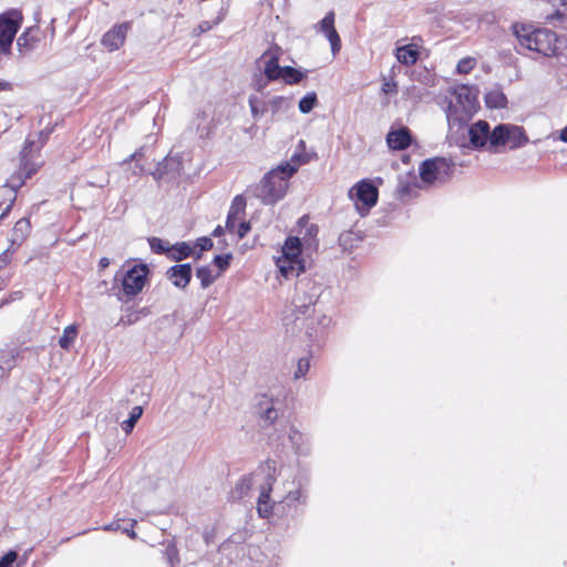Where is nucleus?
Segmentation results:
<instances>
[{
	"mask_svg": "<svg viewBox=\"0 0 567 567\" xmlns=\"http://www.w3.org/2000/svg\"><path fill=\"white\" fill-rule=\"evenodd\" d=\"M41 145L34 141H25V144L20 153V165L16 173L0 187V220L4 218L11 210L17 190L30 178L41 166L42 162L39 159V152Z\"/></svg>",
	"mask_w": 567,
	"mask_h": 567,
	"instance_id": "obj_1",
	"label": "nucleus"
},
{
	"mask_svg": "<svg viewBox=\"0 0 567 567\" xmlns=\"http://www.w3.org/2000/svg\"><path fill=\"white\" fill-rule=\"evenodd\" d=\"M277 463L274 460H267L250 475L243 477L237 489L240 496L246 495L250 489L258 488L259 496L257 501V512L260 517L270 516L272 505L270 504V492L276 482Z\"/></svg>",
	"mask_w": 567,
	"mask_h": 567,
	"instance_id": "obj_2",
	"label": "nucleus"
},
{
	"mask_svg": "<svg viewBox=\"0 0 567 567\" xmlns=\"http://www.w3.org/2000/svg\"><path fill=\"white\" fill-rule=\"evenodd\" d=\"M513 33L520 48L535 51L545 56L557 54V34L549 29H535L526 24H513Z\"/></svg>",
	"mask_w": 567,
	"mask_h": 567,
	"instance_id": "obj_3",
	"label": "nucleus"
},
{
	"mask_svg": "<svg viewBox=\"0 0 567 567\" xmlns=\"http://www.w3.org/2000/svg\"><path fill=\"white\" fill-rule=\"evenodd\" d=\"M451 93V100L445 109V115L449 125H462L466 123L477 109V94L478 90L475 86L466 84L455 85Z\"/></svg>",
	"mask_w": 567,
	"mask_h": 567,
	"instance_id": "obj_4",
	"label": "nucleus"
},
{
	"mask_svg": "<svg viewBox=\"0 0 567 567\" xmlns=\"http://www.w3.org/2000/svg\"><path fill=\"white\" fill-rule=\"evenodd\" d=\"M293 176V167L278 165L268 172L257 188V197L265 205H274L285 197L289 187V179Z\"/></svg>",
	"mask_w": 567,
	"mask_h": 567,
	"instance_id": "obj_5",
	"label": "nucleus"
},
{
	"mask_svg": "<svg viewBox=\"0 0 567 567\" xmlns=\"http://www.w3.org/2000/svg\"><path fill=\"white\" fill-rule=\"evenodd\" d=\"M302 252L301 239L297 236H289L281 248V255L276 258V266L286 279L299 277L305 272L306 267L300 258Z\"/></svg>",
	"mask_w": 567,
	"mask_h": 567,
	"instance_id": "obj_6",
	"label": "nucleus"
},
{
	"mask_svg": "<svg viewBox=\"0 0 567 567\" xmlns=\"http://www.w3.org/2000/svg\"><path fill=\"white\" fill-rule=\"evenodd\" d=\"M295 290L292 305L298 312L306 315L318 301L322 285L313 278L302 277L296 282Z\"/></svg>",
	"mask_w": 567,
	"mask_h": 567,
	"instance_id": "obj_7",
	"label": "nucleus"
},
{
	"mask_svg": "<svg viewBox=\"0 0 567 567\" xmlns=\"http://www.w3.org/2000/svg\"><path fill=\"white\" fill-rule=\"evenodd\" d=\"M528 142L523 127L512 124H498L492 131L491 152H497L499 146L511 150L523 147Z\"/></svg>",
	"mask_w": 567,
	"mask_h": 567,
	"instance_id": "obj_8",
	"label": "nucleus"
},
{
	"mask_svg": "<svg viewBox=\"0 0 567 567\" xmlns=\"http://www.w3.org/2000/svg\"><path fill=\"white\" fill-rule=\"evenodd\" d=\"M453 166L452 161L445 157L427 158L420 165V177L427 185L443 184L451 178Z\"/></svg>",
	"mask_w": 567,
	"mask_h": 567,
	"instance_id": "obj_9",
	"label": "nucleus"
},
{
	"mask_svg": "<svg viewBox=\"0 0 567 567\" xmlns=\"http://www.w3.org/2000/svg\"><path fill=\"white\" fill-rule=\"evenodd\" d=\"M21 11L11 9L0 14V53L9 54L12 42L22 24Z\"/></svg>",
	"mask_w": 567,
	"mask_h": 567,
	"instance_id": "obj_10",
	"label": "nucleus"
},
{
	"mask_svg": "<svg viewBox=\"0 0 567 567\" xmlns=\"http://www.w3.org/2000/svg\"><path fill=\"white\" fill-rule=\"evenodd\" d=\"M378 189L370 181L357 183L350 190L349 197L361 216H364L378 202Z\"/></svg>",
	"mask_w": 567,
	"mask_h": 567,
	"instance_id": "obj_11",
	"label": "nucleus"
},
{
	"mask_svg": "<svg viewBox=\"0 0 567 567\" xmlns=\"http://www.w3.org/2000/svg\"><path fill=\"white\" fill-rule=\"evenodd\" d=\"M148 275L145 264L135 265L128 269L122 279V290L127 298L137 296L144 288Z\"/></svg>",
	"mask_w": 567,
	"mask_h": 567,
	"instance_id": "obj_12",
	"label": "nucleus"
},
{
	"mask_svg": "<svg viewBox=\"0 0 567 567\" xmlns=\"http://www.w3.org/2000/svg\"><path fill=\"white\" fill-rule=\"evenodd\" d=\"M282 50L278 45H272L266 50L258 60V63L262 65L264 75L268 81H276L280 79L284 66L279 65Z\"/></svg>",
	"mask_w": 567,
	"mask_h": 567,
	"instance_id": "obj_13",
	"label": "nucleus"
},
{
	"mask_svg": "<svg viewBox=\"0 0 567 567\" xmlns=\"http://www.w3.org/2000/svg\"><path fill=\"white\" fill-rule=\"evenodd\" d=\"M278 403L277 400H275L272 394L269 393H261L256 395L255 398V409L256 413L258 414L259 419L264 421L266 425L272 424L278 415V409L276 408V404Z\"/></svg>",
	"mask_w": 567,
	"mask_h": 567,
	"instance_id": "obj_14",
	"label": "nucleus"
},
{
	"mask_svg": "<svg viewBox=\"0 0 567 567\" xmlns=\"http://www.w3.org/2000/svg\"><path fill=\"white\" fill-rule=\"evenodd\" d=\"M470 143L474 148L487 147L491 151L492 131L485 121H477L468 128Z\"/></svg>",
	"mask_w": 567,
	"mask_h": 567,
	"instance_id": "obj_15",
	"label": "nucleus"
},
{
	"mask_svg": "<svg viewBox=\"0 0 567 567\" xmlns=\"http://www.w3.org/2000/svg\"><path fill=\"white\" fill-rule=\"evenodd\" d=\"M193 269L190 264H179L169 267L165 276L172 285L179 289H185L192 279Z\"/></svg>",
	"mask_w": 567,
	"mask_h": 567,
	"instance_id": "obj_16",
	"label": "nucleus"
},
{
	"mask_svg": "<svg viewBox=\"0 0 567 567\" xmlns=\"http://www.w3.org/2000/svg\"><path fill=\"white\" fill-rule=\"evenodd\" d=\"M128 23L114 25L102 38V44L110 51L118 50L125 42Z\"/></svg>",
	"mask_w": 567,
	"mask_h": 567,
	"instance_id": "obj_17",
	"label": "nucleus"
},
{
	"mask_svg": "<svg viewBox=\"0 0 567 567\" xmlns=\"http://www.w3.org/2000/svg\"><path fill=\"white\" fill-rule=\"evenodd\" d=\"M183 169L182 161L178 156H166L163 162L158 163L156 173L154 176L163 178L164 175H171L172 178L179 175Z\"/></svg>",
	"mask_w": 567,
	"mask_h": 567,
	"instance_id": "obj_18",
	"label": "nucleus"
},
{
	"mask_svg": "<svg viewBox=\"0 0 567 567\" xmlns=\"http://www.w3.org/2000/svg\"><path fill=\"white\" fill-rule=\"evenodd\" d=\"M39 41V28L30 27L17 39V47L21 53H28L35 49Z\"/></svg>",
	"mask_w": 567,
	"mask_h": 567,
	"instance_id": "obj_19",
	"label": "nucleus"
},
{
	"mask_svg": "<svg viewBox=\"0 0 567 567\" xmlns=\"http://www.w3.org/2000/svg\"><path fill=\"white\" fill-rule=\"evenodd\" d=\"M386 143L392 150H405L411 144V135L409 128L402 127L400 130L389 132L386 136Z\"/></svg>",
	"mask_w": 567,
	"mask_h": 567,
	"instance_id": "obj_20",
	"label": "nucleus"
},
{
	"mask_svg": "<svg viewBox=\"0 0 567 567\" xmlns=\"http://www.w3.org/2000/svg\"><path fill=\"white\" fill-rule=\"evenodd\" d=\"M289 441L298 455H308L310 453V442L309 437L298 431L295 427H291L289 431Z\"/></svg>",
	"mask_w": 567,
	"mask_h": 567,
	"instance_id": "obj_21",
	"label": "nucleus"
},
{
	"mask_svg": "<svg viewBox=\"0 0 567 567\" xmlns=\"http://www.w3.org/2000/svg\"><path fill=\"white\" fill-rule=\"evenodd\" d=\"M251 116L254 120H260L268 111L269 104L265 99L257 94H251L248 99Z\"/></svg>",
	"mask_w": 567,
	"mask_h": 567,
	"instance_id": "obj_22",
	"label": "nucleus"
},
{
	"mask_svg": "<svg viewBox=\"0 0 567 567\" xmlns=\"http://www.w3.org/2000/svg\"><path fill=\"white\" fill-rule=\"evenodd\" d=\"M144 156V148L141 147L123 161L124 165H128V169L133 176H141L145 173L144 165L141 163Z\"/></svg>",
	"mask_w": 567,
	"mask_h": 567,
	"instance_id": "obj_23",
	"label": "nucleus"
},
{
	"mask_svg": "<svg viewBox=\"0 0 567 567\" xmlns=\"http://www.w3.org/2000/svg\"><path fill=\"white\" fill-rule=\"evenodd\" d=\"M485 103L488 109H504L507 97L499 87H494L485 94Z\"/></svg>",
	"mask_w": 567,
	"mask_h": 567,
	"instance_id": "obj_24",
	"label": "nucleus"
},
{
	"mask_svg": "<svg viewBox=\"0 0 567 567\" xmlns=\"http://www.w3.org/2000/svg\"><path fill=\"white\" fill-rule=\"evenodd\" d=\"M395 56L404 65H412L419 59V51L413 44H406L396 49Z\"/></svg>",
	"mask_w": 567,
	"mask_h": 567,
	"instance_id": "obj_25",
	"label": "nucleus"
},
{
	"mask_svg": "<svg viewBox=\"0 0 567 567\" xmlns=\"http://www.w3.org/2000/svg\"><path fill=\"white\" fill-rule=\"evenodd\" d=\"M17 355L14 350L0 349V379L14 368Z\"/></svg>",
	"mask_w": 567,
	"mask_h": 567,
	"instance_id": "obj_26",
	"label": "nucleus"
},
{
	"mask_svg": "<svg viewBox=\"0 0 567 567\" xmlns=\"http://www.w3.org/2000/svg\"><path fill=\"white\" fill-rule=\"evenodd\" d=\"M193 248L185 241L177 243L171 247L168 258L175 261H182L193 255Z\"/></svg>",
	"mask_w": 567,
	"mask_h": 567,
	"instance_id": "obj_27",
	"label": "nucleus"
},
{
	"mask_svg": "<svg viewBox=\"0 0 567 567\" xmlns=\"http://www.w3.org/2000/svg\"><path fill=\"white\" fill-rule=\"evenodd\" d=\"M306 74L292 66H284L280 79L284 80L286 84L293 85L300 83Z\"/></svg>",
	"mask_w": 567,
	"mask_h": 567,
	"instance_id": "obj_28",
	"label": "nucleus"
},
{
	"mask_svg": "<svg viewBox=\"0 0 567 567\" xmlns=\"http://www.w3.org/2000/svg\"><path fill=\"white\" fill-rule=\"evenodd\" d=\"M218 276L219 274L214 275L209 266H200L196 269V277L199 279L203 289H206L213 285Z\"/></svg>",
	"mask_w": 567,
	"mask_h": 567,
	"instance_id": "obj_29",
	"label": "nucleus"
},
{
	"mask_svg": "<svg viewBox=\"0 0 567 567\" xmlns=\"http://www.w3.org/2000/svg\"><path fill=\"white\" fill-rule=\"evenodd\" d=\"M269 111L272 115L279 112H285L291 106V100L286 96H272L269 101Z\"/></svg>",
	"mask_w": 567,
	"mask_h": 567,
	"instance_id": "obj_30",
	"label": "nucleus"
},
{
	"mask_svg": "<svg viewBox=\"0 0 567 567\" xmlns=\"http://www.w3.org/2000/svg\"><path fill=\"white\" fill-rule=\"evenodd\" d=\"M142 414H143L142 406H134L130 413V417L122 422V424H121L122 430L126 434L131 433L132 430L134 429L136 422L142 416Z\"/></svg>",
	"mask_w": 567,
	"mask_h": 567,
	"instance_id": "obj_31",
	"label": "nucleus"
},
{
	"mask_svg": "<svg viewBox=\"0 0 567 567\" xmlns=\"http://www.w3.org/2000/svg\"><path fill=\"white\" fill-rule=\"evenodd\" d=\"M317 104V94L315 92L307 93L300 101H299V111L302 114H308L312 111V109Z\"/></svg>",
	"mask_w": 567,
	"mask_h": 567,
	"instance_id": "obj_32",
	"label": "nucleus"
},
{
	"mask_svg": "<svg viewBox=\"0 0 567 567\" xmlns=\"http://www.w3.org/2000/svg\"><path fill=\"white\" fill-rule=\"evenodd\" d=\"M76 334L78 330L75 326H68L64 329L62 337L59 339V346L62 349H69L71 343L74 341Z\"/></svg>",
	"mask_w": 567,
	"mask_h": 567,
	"instance_id": "obj_33",
	"label": "nucleus"
},
{
	"mask_svg": "<svg viewBox=\"0 0 567 567\" xmlns=\"http://www.w3.org/2000/svg\"><path fill=\"white\" fill-rule=\"evenodd\" d=\"M30 230V221L28 218L19 219L13 228L14 240H21Z\"/></svg>",
	"mask_w": 567,
	"mask_h": 567,
	"instance_id": "obj_34",
	"label": "nucleus"
},
{
	"mask_svg": "<svg viewBox=\"0 0 567 567\" xmlns=\"http://www.w3.org/2000/svg\"><path fill=\"white\" fill-rule=\"evenodd\" d=\"M414 188H415V185H413L409 182V177H404V178L400 177L398 187H396V193L401 199H404L405 197H408L412 194Z\"/></svg>",
	"mask_w": 567,
	"mask_h": 567,
	"instance_id": "obj_35",
	"label": "nucleus"
},
{
	"mask_svg": "<svg viewBox=\"0 0 567 567\" xmlns=\"http://www.w3.org/2000/svg\"><path fill=\"white\" fill-rule=\"evenodd\" d=\"M148 244H150L152 251L155 254H167L168 255V251L171 250L168 243H166L159 238H156V237L150 238Z\"/></svg>",
	"mask_w": 567,
	"mask_h": 567,
	"instance_id": "obj_36",
	"label": "nucleus"
},
{
	"mask_svg": "<svg viewBox=\"0 0 567 567\" xmlns=\"http://www.w3.org/2000/svg\"><path fill=\"white\" fill-rule=\"evenodd\" d=\"M308 163V157L306 154L302 153H295L290 161L281 163L280 165H288L290 167H293V175L297 173L299 167L303 164Z\"/></svg>",
	"mask_w": 567,
	"mask_h": 567,
	"instance_id": "obj_37",
	"label": "nucleus"
},
{
	"mask_svg": "<svg viewBox=\"0 0 567 567\" xmlns=\"http://www.w3.org/2000/svg\"><path fill=\"white\" fill-rule=\"evenodd\" d=\"M327 38V40L330 42V45H331V52L333 55H336L340 49H341V40H340V37L334 29L330 30L328 33H323Z\"/></svg>",
	"mask_w": 567,
	"mask_h": 567,
	"instance_id": "obj_38",
	"label": "nucleus"
},
{
	"mask_svg": "<svg viewBox=\"0 0 567 567\" xmlns=\"http://www.w3.org/2000/svg\"><path fill=\"white\" fill-rule=\"evenodd\" d=\"M556 8L554 16L558 19L567 18V0H546Z\"/></svg>",
	"mask_w": 567,
	"mask_h": 567,
	"instance_id": "obj_39",
	"label": "nucleus"
},
{
	"mask_svg": "<svg viewBox=\"0 0 567 567\" xmlns=\"http://www.w3.org/2000/svg\"><path fill=\"white\" fill-rule=\"evenodd\" d=\"M110 183V176L107 172L100 171V176L92 179H86L85 184L91 187L103 188Z\"/></svg>",
	"mask_w": 567,
	"mask_h": 567,
	"instance_id": "obj_40",
	"label": "nucleus"
},
{
	"mask_svg": "<svg viewBox=\"0 0 567 567\" xmlns=\"http://www.w3.org/2000/svg\"><path fill=\"white\" fill-rule=\"evenodd\" d=\"M310 368L309 358H300L297 362V369L293 373L296 380L303 378Z\"/></svg>",
	"mask_w": 567,
	"mask_h": 567,
	"instance_id": "obj_41",
	"label": "nucleus"
},
{
	"mask_svg": "<svg viewBox=\"0 0 567 567\" xmlns=\"http://www.w3.org/2000/svg\"><path fill=\"white\" fill-rule=\"evenodd\" d=\"M332 29H334V13L333 11H330L319 22V30L322 33H328Z\"/></svg>",
	"mask_w": 567,
	"mask_h": 567,
	"instance_id": "obj_42",
	"label": "nucleus"
},
{
	"mask_svg": "<svg viewBox=\"0 0 567 567\" xmlns=\"http://www.w3.org/2000/svg\"><path fill=\"white\" fill-rule=\"evenodd\" d=\"M233 256L231 254H225V255H216L213 259V262L215 266L219 268V275L220 272L225 271L230 264Z\"/></svg>",
	"mask_w": 567,
	"mask_h": 567,
	"instance_id": "obj_43",
	"label": "nucleus"
},
{
	"mask_svg": "<svg viewBox=\"0 0 567 567\" xmlns=\"http://www.w3.org/2000/svg\"><path fill=\"white\" fill-rule=\"evenodd\" d=\"M475 60L472 58H464L458 61L456 65V70L460 74H467L470 73L473 68L475 66Z\"/></svg>",
	"mask_w": 567,
	"mask_h": 567,
	"instance_id": "obj_44",
	"label": "nucleus"
},
{
	"mask_svg": "<svg viewBox=\"0 0 567 567\" xmlns=\"http://www.w3.org/2000/svg\"><path fill=\"white\" fill-rule=\"evenodd\" d=\"M195 247L199 248V251L195 254V259H199L203 251L212 249L213 240L209 237H200L196 240Z\"/></svg>",
	"mask_w": 567,
	"mask_h": 567,
	"instance_id": "obj_45",
	"label": "nucleus"
},
{
	"mask_svg": "<svg viewBox=\"0 0 567 567\" xmlns=\"http://www.w3.org/2000/svg\"><path fill=\"white\" fill-rule=\"evenodd\" d=\"M306 496L301 489L290 491L285 497V502L291 506L296 503H305Z\"/></svg>",
	"mask_w": 567,
	"mask_h": 567,
	"instance_id": "obj_46",
	"label": "nucleus"
},
{
	"mask_svg": "<svg viewBox=\"0 0 567 567\" xmlns=\"http://www.w3.org/2000/svg\"><path fill=\"white\" fill-rule=\"evenodd\" d=\"M238 215L236 212H229L226 220V228L228 231H234L237 229Z\"/></svg>",
	"mask_w": 567,
	"mask_h": 567,
	"instance_id": "obj_47",
	"label": "nucleus"
},
{
	"mask_svg": "<svg viewBox=\"0 0 567 567\" xmlns=\"http://www.w3.org/2000/svg\"><path fill=\"white\" fill-rule=\"evenodd\" d=\"M16 559H17V553L9 551L0 559V567H12Z\"/></svg>",
	"mask_w": 567,
	"mask_h": 567,
	"instance_id": "obj_48",
	"label": "nucleus"
},
{
	"mask_svg": "<svg viewBox=\"0 0 567 567\" xmlns=\"http://www.w3.org/2000/svg\"><path fill=\"white\" fill-rule=\"evenodd\" d=\"M244 207H245V199L241 195H238L234 198L229 212H236L238 215L240 213V210H244Z\"/></svg>",
	"mask_w": 567,
	"mask_h": 567,
	"instance_id": "obj_49",
	"label": "nucleus"
},
{
	"mask_svg": "<svg viewBox=\"0 0 567 567\" xmlns=\"http://www.w3.org/2000/svg\"><path fill=\"white\" fill-rule=\"evenodd\" d=\"M249 230L250 224L247 221H240L235 233L238 235L239 238H244Z\"/></svg>",
	"mask_w": 567,
	"mask_h": 567,
	"instance_id": "obj_50",
	"label": "nucleus"
},
{
	"mask_svg": "<svg viewBox=\"0 0 567 567\" xmlns=\"http://www.w3.org/2000/svg\"><path fill=\"white\" fill-rule=\"evenodd\" d=\"M270 81L267 80V78H262V76H259L256 81H255V89L257 92H262L266 86L268 85Z\"/></svg>",
	"mask_w": 567,
	"mask_h": 567,
	"instance_id": "obj_51",
	"label": "nucleus"
},
{
	"mask_svg": "<svg viewBox=\"0 0 567 567\" xmlns=\"http://www.w3.org/2000/svg\"><path fill=\"white\" fill-rule=\"evenodd\" d=\"M10 261V255H9V251H3L2 254H0V269L3 268L4 266H7Z\"/></svg>",
	"mask_w": 567,
	"mask_h": 567,
	"instance_id": "obj_52",
	"label": "nucleus"
},
{
	"mask_svg": "<svg viewBox=\"0 0 567 567\" xmlns=\"http://www.w3.org/2000/svg\"><path fill=\"white\" fill-rule=\"evenodd\" d=\"M121 525L117 522H113L106 526L103 527L104 530H116L120 529Z\"/></svg>",
	"mask_w": 567,
	"mask_h": 567,
	"instance_id": "obj_53",
	"label": "nucleus"
},
{
	"mask_svg": "<svg viewBox=\"0 0 567 567\" xmlns=\"http://www.w3.org/2000/svg\"><path fill=\"white\" fill-rule=\"evenodd\" d=\"M198 28H199L200 32H206V31L210 30L212 25L208 21H204L198 25Z\"/></svg>",
	"mask_w": 567,
	"mask_h": 567,
	"instance_id": "obj_54",
	"label": "nucleus"
},
{
	"mask_svg": "<svg viewBox=\"0 0 567 567\" xmlns=\"http://www.w3.org/2000/svg\"><path fill=\"white\" fill-rule=\"evenodd\" d=\"M109 265H110V259L106 258V257L101 258L100 261H99V267L101 269H104V268L109 267Z\"/></svg>",
	"mask_w": 567,
	"mask_h": 567,
	"instance_id": "obj_55",
	"label": "nucleus"
},
{
	"mask_svg": "<svg viewBox=\"0 0 567 567\" xmlns=\"http://www.w3.org/2000/svg\"><path fill=\"white\" fill-rule=\"evenodd\" d=\"M559 140L561 142L567 143V125L563 130H560V132H559Z\"/></svg>",
	"mask_w": 567,
	"mask_h": 567,
	"instance_id": "obj_56",
	"label": "nucleus"
},
{
	"mask_svg": "<svg viewBox=\"0 0 567 567\" xmlns=\"http://www.w3.org/2000/svg\"><path fill=\"white\" fill-rule=\"evenodd\" d=\"M224 233V229L221 226H217L214 231H213V236L214 237H219L221 234Z\"/></svg>",
	"mask_w": 567,
	"mask_h": 567,
	"instance_id": "obj_57",
	"label": "nucleus"
},
{
	"mask_svg": "<svg viewBox=\"0 0 567 567\" xmlns=\"http://www.w3.org/2000/svg\"><path fill=\"white\" fill-rule=\"evenodd\" d=\"M10 89V83L6 81H0V91H6Z\"/></svg>",
	"mask_w": 567,
	"mask_h": 567,
	"instance_id": "obj_58",
	"label": "nucleus"
},
{
	"mask_svg": "<svg viewBox=\"0 0 567 567\" xmlns=\"http://www.w3.org/2000/svg\"><path fill=\"white\" fill-rule=\"evenodd\" d=\"M123 532L126 533L131 538H135L136 537V534L133 529H128V528H123Z\"/></svg>",
	"mask_w": 567,
	"mask_h": 567,
	"instance_id": "obj_59",
	"label": "nucleus"
},
{
	"mask_svg": "<svg viewBox=\"0 0 567 567\" xmlns=\"http://www.w3.org/2000/svg\"><path fill=\"white\" fill-rule=\"evenodd\" d=\"M21 297H22L21 291H16V292H13V293L11 295V299H12V300L21 299Z\"/></svg>",
	"mask_w": 567,
	"mask_h": 567,
	"instance_id": "obj_60",
	"label": "nucleus"
},
{
	"mask_svg": "<svg viewBox=\"0 0 567 567\" xmlns=\"http://www.w3.org/2000/svg\"><path fill=\"white\" fill-rule=\"evenodd\" d=\"M168 558H169V561H171L172 566L174 567V563H173L174 549H168Z\"/></svg>",
	"mask_w": 567,
	"mask_h": 567,
	"instance_id": "obj_61",
	"label": "nucleus"
},
{
	"mask_svg": "<svg viewBox=\"0 0 567 567\" xmlns=\"http://www.w3.org/2000/svg\"><path fill=\"white\" fill-rule=\"evenodd\" d=\"M307 231H308L309 235H312V234L316 235L317 234V227L311 225L310 228H308Z\"/></svg>",
	"mask_w": 567,
	"mask_h": 567,
	"instance_id": "obj_62",
	"label": "nucleus"
},
{
	"mask_svg": "<svg viewBox=\"0 0 567 567\" xmlns=\"http://www.w3.org/2000/svg\"><path fill=\"white\" fill-rule=\"evenodd\" d=\"M390 89H391V84H390L389 82H386V83H384V84H383L382 90H383L385 93L390 92Z\"/></svg>",
	"mask_w": 567,
	"mask_h": 567,
	"instance_id": "obj_63",
	"label": "nucleus"
},
{
	"mask_svg": "<svg viewBox=\"0 0 567 567\" xmlns=\"http://www.w3.org/2000/svg\"><path fill=\"white\" fill-rule=\"evenodd\" d=\"M210 537H212V536H210V534H209L208 532H205V533H204V539H205L206 544H209V542H210Z\"/></svg>",
	"mask_w": 567,
	"mask_h": 567,
	"instance_id": "obj_64",
	"label": "nucleus"
}]
</instances>
